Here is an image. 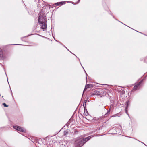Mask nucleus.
I'll return each instance as SVG.
<instances>
[{
  "label": "nucleus",
  "mask_w": 147,
  "mask_h": 147,
  "mask_svg": "<svg viewBox=\"0 0 147 147\" xmlns=\"http://www.w3.org/2000/svg\"><path fill=\"white\" fill-rule=\"evenodd\" d=\"M59 145V147H65V145L61 142L60 143Z\"/></svg>",
  "instance_id": "nucleus-10"
},
{
  "label": "nucleus",
  "mask_w": 147,
  "mask_h": 147,
  "mask_svg": "<svg viewBox=\"0 0 147 147\" xmlns=\"http://www.w3.org/2000/svg\"><path fill=\"white\" fill-rule=\"evenodd\" d=\"M146 59H147V57H146Z\"/></svg>",
  "instance_id": "nucleus-41"
},
{
  "label": "nucleus",
  "mask_w": 147,
  "mask_h": 147,
  "mask_svg": "<svg viewBox=\"0 0 147 147\" xmlns=\"http://www.w3.org/2000/svg\"><path fill=\"white\" fill-rule=\"evenodd\" d=\"M70 53H72V52H71V51H70Z\"/></svg>",
  "instance_id": "nucleus-27"
},
{
  "label": "nucleus",
  "mask_w": 147,
  "mask_h": 147,
  "mask_svg": "<svg viewBox=\"0 0 147 147\" xmlns=\"http://www.w3.org/2000/svg\"><path fill=\"white\" fill-rule=\"evenodd\" d=\"M68 133V132L67 130H65L63 132V135H66Z\"/></svg>",
  "instance_id": "nucleus-11"
},
{
  "label": "nucleus",
  "mask_w": 147,
  "mask_h": 147,
  "mask_svg": "<svg viewBox=\"0 0 147 147\" xmlns=\"http://www.w3.org/2000/svg\"><path fill=\"white\" fill-rule=\"evenodd\" d=\"M116 114H115L112 116H111L110 117L111 118V117H116Z\"/></svg>",
  "instance_id": "nucleus-17"
},
{
  "label": "nucleus",
  "mask_w": 147,
  "mask_h": 147,
  "mask_svg": "<svg viewBox=\"0 0 147 147\" xmlns=\"http://www.w3.org/2000/svg\"><path fill=\"white\" fill-rule=\"evenodd\" d=\"M65 2L63 1V2H59L58 3H55V5L56 6L59 5H62L63 4V3H64Z\"/></svg>",
  "instance_id": "nucleus-9"
},
{
  "label": "nucleus",
  "mask_w": 147,
  "mask_h": 147,
  "mask_svg": "<svg viewBox=\"0 0 147 147\" xmlns=\"http://www.w3.org/2000/svg\"><path fill=\"white\" fill-rule=\"evenodd\" d=\"M13 128L17 130L20 132H25V130L22 127H19L18 126H15L13 127Z\"/></svg>",
  "instance_id": "nucleus-3"
},
{
  "label": "nucleus",
  "mask_w": 147,
  "mask_h": 147,
  "mask_svg": "<svg viewBox=\"0 0 147 147\" xmlns=\"http://www.w3.org/2000/svg\"><path fill=\"white\" fill-rule=\"evenodd\" d=\"M68 50V51H69L68 49L65 47Z\"/></svg>",
  "instance_id": "nucleus-22"
},
{
  "label": "nucleus",
  "mask_w": 147,
  "mask_h": 147,
  "mask_svg": "<svg viewBox=\"0 0 147 147\" xmlns=\"http://www.w3.org/2000/svg\"><path fill=\"white\" fill-rule=\"evenodd\" d=\"M74 55H75V56H76V55H75V54H74Z\"/></svg>",
  "instance_id": "nucleus-38"
},
{
  "label": "nucleus",
  "mask_w": 147,
  "mask_h": 147,
  "mask_svg": "<svg viewBox=\"0 0 147 147\" xmlns=\"http://www.w3.org/2000/svg\"><path fill=\"white\" fill-rule=\"evenodd\" d=\"M92 85L90 84H88L87 85V88H90V87H92Z\"/></svg>",
  "instance_id": "nucleus-13"
},
{
  "label": "nucleus",
  "mask_w": 147,
  "mask_h": 147,
  "mask_svg": "<svg viewBox=\"0 0 147 147\" xmlns=\"http://www.w3.org/2000/svg\"><path fill=\"white\" fill-rule=\"evenodd\" d=\"M39 15L38 17V22L39 24H41V28L42 29H46L47 27L46 24V18L44 17V15L40 13L39 14Z\"/></svg>",
  "instance_id": "nucleus-2"
},
{
  "label": "nucleus",
  "mask_w": 147,
  "mask_h": 147,
  "mask_svg": "<svg viewBox=\"0 0 147 147\" xmlns=\"http://www.w3.org/2000/svg\"><path fill=\"white\" fill-rule=\"evenodd\" d=\"M121 115V114L120 113H117L116 114V116H118V117H120Z\"/></svg>",
  "instance_id": "nucleus-15"
},
{
  "label": "nucleus",
  "mask_w": 147,
  "mask_h": 147,
  "mask_svg": "<svg viewBox=\"0 0 147 147\" xmlns=\"http://www.w3.org/2000/svg\"><path fill=\"white\" fill-rule=\"evenodd\" d=\"M70 53H72V52H71V51H70Z\"/></svg>",
  "instance_id": "nucleus-29"
},
{
  "label": "nucleus",
  "mask_w": 147,
  "mask_h": 147,
  "mask_svg": "<svg viewBox=\"0 0 147 147\" xmlns=\"http://www.w3.org/2000/svg\"><path fill=\"white\" fill-rule=\"evenodd\" d=\"M3 142V143L4 144H5V142Z\"/></svg>",
  "instance_id": "nucleus-25"
},
{
  "label": "nucleus",
  "mask_w": 147,
  "mask_h": 147,
  "mask_svg": "<svg viewBox=\"0 0 147 147\" xmlns=\"http://www.w3.org/2000/svg\"><path fill=\"white\" fill-rule=\"evenodd\" d=\"M122 24H123V23H122Z\"/></svg>",
  "instance_id": "nucleus-33"
},
{
  "label": "nucleus",
  "mask_w": 147,
  "mask_h": 147,
  "mask_svg": "<svg viewBox=\"0 0 147 147\" xmlns=\"http://www.w3.org/2000/svg\"><path fill=\"white\" fill-rule=\"evenodd\" d=\"M101 94L100 92L98 90H96L94 91L93 93V95H100Z\"/></svg>",
  "instance_id": "nucleus-8"
},
{
  "label": "nucleus",
  "mask_w": 147,
  "mask_h": 147,
  "mask_svg": "<svg viewBox=\"0 0 147 147\" xmlns=\"http://www.w3.org/2000/svg\"><path fill=\"white\" fill-rule=\"evenodd\" d=\"M114 129L116 130V132H117V131L118 130V129L117 127H115Z\"/></svg>",
  "instance_id": "nucleus-18"
},
{
  "label": "nucleus",
  "mask_w": 147,
  "mask_h": 147,
  "mask_svg": "<svg viewBox=\"0 0 147 147\" xmlns=\"http://www.w3.org/2000/svg\"><path fill=\"white\" fill-rule=\"evenodd\" d=\"M74 55H75V56H76V55H75V54H74Z\"/></svg>",
  "instance_id": "nucleus-36"
},
{
  "label": "nucleus",
  "mask_w": 147,
  "mask_h": 147,
  "mask_svg": "<svg viewBox=\"0 0 147 147\" xmlns=\"http://www.w3.org/2000/svg\"><path fill=\"white\" fill-rule=\"evenodd\" d=\"M87 101V100H86L84 101V103L83 104V106L84 107V113H85V112L86 111V113H87V111L86 108V102Z\"/></svg>",
  "instance_id": "nucleus-7"
},
{
  "label": "nucleus",
  "mask_w": 147,
  "mask_h": 147,
  "mask_svg": "<svg viewBox=\"0 0 147 147\" xmlns=\"http://www.w3.org/2000/svg\"><path fill=\"white\" fill-rule=\"evenodd\" d=\"M111 107H110V108H109V111H111Z\"/></svg>",
  "instance_id": "nucleus-19"
},
{
  "label": "nucleus",
  "mask_w": 147,
  "mask_h": 147,
  "mask_svg": "<svg viewBox=\"0 0 147 147\" xmlns=\"http://www.w3.org/2000/svg\"><path fill=\"white\" fill-rule=\"evenodd\" d=\"M80 1V0H78V2H79Z\"/></svg>",
  "instance_id": "nucleus-23"
},
{
  "label": "nucleus",
  "mask_w": 147,
  "mask_h": 147,
  "mask_svg": "<svg viewBox=\"0 0 147 147\" xmlns=\"http://www.w3.org/2000/svg\"><path fill=\"white\" fill-rule=\"evenodd\" d=\"M70 53H72V52H71V51H70Z\"/></svg>",
  "instance_id": "nucleus-28"
},
{
  "label": "nucleus",
  "mask_w": 147,
  "mask_h": 147,
  "mask_svg": "<svg viewBox=\"0 0 147 147\" xmlns=\"http://www.w3.org/2000/svg\"><path fill=\"white\" fill-rule=\"evenodd\" d=\"M1 96V94H0V96Z\"/></svg>",
  "instance_id": "nucleus-39"
},
{
  "label": "nucleus",
  "mask_w": 147,
  "mask_h": 147,
  "mask_svg": "<svg viewBox=\"0 0 147 147\" xmlns=\"http://www.w3.org/2000/svg\"><path fill=\"white\" fill-rule=\"evenodd\" d=\"M122 24H123V23H122Z\"/></svg>",
  "instance_id": "nucleus-34"
},
{
  "label": "nucleus",
  "mask_w": 147,
  "mask_h": 147,
  "mask_svg": "<svg viewBox=\"0 0 147 147\" xmlns=\"http://www.w3.org/2000/svg\"><path fill=\"white\" fill-rule=\"evenodd\" d=\"M122 24H123V23H122Z\"/></svg>",
  "instance_id": "nucleus-35"
},
{
  "label": "nucleus",
  "mask_w": 147,
  "mask_h": 147,
  "mask_svg": "<svg viewBox=\"0 0 147 147\" xmlns=\"http://www.w3.org/2000/svg\"><path fill=\"white\" fill-rule=\"evenodd\" d=\"M21 38V40H23V38Z\"/></svg>",
  "instance_id": "nucleus-21"
},
{
  "label": "nucleus",
  "mask_w": 147,
  "mask_h": 147,
  "mask_svg": "<svg viewBox=\"0 0 147 147\" xmlns=\"http://www.w3.org/2000/svg\"><path fill=\"white\" fill-rule=\"evenodd\" d=\"M3 105L5 107H8V105H7L5 103H3Z\"/></svg>",
  "instance_id": "nucleus-16"
},
{
  "label": "nucleus",
  "mask_w": 147,
  "mask_h": 147,
  "mask_svg": "<svg viewBox=\"0 0 147 147\" xmlns=\"http://www.w3.org/2000/svg\"><path fill=\"white\" fill-rule=\"evenodd\" d=\"M123 91L124 92V91H123V90H122V92H123Z\"/></svg>",
  "instance_id": "nucleus-26"
},
{
  "label": "nucleus",
  "mask_w": 147,
  "mask_h": 147,
  "mask_svg": "<svg viewBox=\"0 0 147 147\" xmlns=\"http://www.w3.org/2000/svg\"><path fill=\"white\" fill-rule=\"evenodd\" d=\"M142 81H143V80H142L140 82L137 84L135 85L133 88V90H136V89H137V88H138L139 86L142 83Z\"/></svg>",
  "instance_id": "nucleus-4"
},
{
  "label": "nucleus",
  "mask_w": 147,
  "mask_h": 147,
  "mask_svg": "<svg viewBox=\"0 0 147 147\" xmlns=\"http://www.w3.org/2000/svg\"><path fill=\"white\" fill-rule=\"evenodd\" d=\"M110 111L108 110V111H107V112L105 115V116H106L107 115H108L110 113Z\"/></svg>",
  "instance_id": "nucleus-14"
},
{
  "label": "nucleus",
  "mask_w": 147,
  "mask_h": 147,
  "mask_svg": "<svg viewBox=\"0 0 147 147\" xmlns=\"http://www.w3.org/2000/svg\"><path fill=\"white\" fill-rule=\"evenodd\" d=\"M91 138L90 136L84 138L81 137H77L75 139L74 145L75 147H81Z\"/></svg>",
  "instance_id": "nucleus-1"
},
{
  "label": "nucleus",
  "mask_w": 147,
  "mask_h": 147,
  "mask_svg": "<svg viewBox=\"0 0 147 147\" xmlns=\"http://www.w3.org/2000/svg\"><path fill=\"white\" fill-rule=\"evenodd\" d=\"M86 72V76H88L87 74V73H86V72Z\"/></svg>",
  "instance_id": "nucleus-24"
},
{
  "label": "nucleus",
  "mask_w": 147,
  "mask_h": 147,
  "mask_svg": "<svg viewBox=\"0 0 147 147\" xmlns=\"http://www.w3.org/2000/svg\"><path fill=\"white\" fill-rule=\"evenodd\" d=\"M86 86L85 87V89L84 90V91L85 90H86Z\"/></svg>",
  "instance_id": "nucleus-20"
},
{
  "label": "nucleus",
  "mask_w": 147,
  "mask_h": 147,
  "mask_svg": "<svg viewBox=\"0 0 147 147\" xmlns=\"http://www.w3.org/2000/svg\"><path fill=\"white\" fill-rule=\"evenodd\" d=\"M126 106L125 107V113H127V114L129 116V115L128 113V111H127V109L128 107V104H129V102L128 101H127L126 102Z\"/></svg>",
  "instance_id": "nucleus-6"
},
{
  "label": "nucleus",
  "mask_w": 147,
  "mask_h": 147,
  "mask_svg": "<svg viewBox=\"0 0 147 147\" xmlns=\"http://www.w3.org/2000/svg\"><path fill=\"white\" fill-rule=\"evenodd\" d=\"M56 40V41H57V40Z\"/></svg>",
  "instance_id": "nucleus-31"
},
{
  "label": "nucleus",
  "mask_w": 147,
  "mask_h": 147,
  "mask_svg": "<svg viewBox=\"0 0 147 147\" xmlns=\"http://www.w3.org/2000/svg\"><path fill=\"white\" fill-rule=\"evenodd\" d=\"M2 52L0 51V59H2Z\"/></svg>",
  "instance_id": "nucleus-12"
},
{
  "label": "nucleus",
  "mask_w": 147,
  "mask_h": 147,
  "mask_svg": "<svg viewBox=\"0 0 147 147\" xmlns=\"http://www.w3.org/2000/svg\"><path fill=\"white\" fill-rule=\"evenodd\" d=\"M70 53H72V52H71V51H70Z\"/></svg>",
  "instance_id": "nucleus-30"
},
{
  "label": "nucleus",
  "mask_w": 147,
  "mask_h": 147,
  "mask_svg": "<svg viewBox=\"0 0 147 147\" xmlns=\"http://www.w3.org/2000/svg\"><path fill=\"white\" fill-rule=\"evenodd\" d=\"M20 45H21V44H20Z\"/></svg>",
  "instance_id": "nucleus-40"
},
{
  "label": "nucleus",
  "mask_w": 147,
  "mask_h": 147,
  "mask_svg": "<svg viewBox=\"0 0 147 147\" xmlns=\"http://www.w3.org/2000/svg\"><path fill=\"white\" fill-rule=\"evenodd\" d=\"M113 18H114V17L113 16Z\"/></svg>",
  "instance_id": "nucleus-32"
},
{
  "label": "nucleus",
  "mask_w": 147,
  "mask_h": 147,
  "mask_svg": "<svg viewBox=\"0 0 147 147\" xmlns=\"http://www.w3.org/2000/svg\"><path fill=\"white\" fill-rule=\"evenodd\" d=\"M142 81H143V80H142L140 82L137 84L135 85L133 88V90H136V89H137V88H138L139 86L142 83Z\"/></svg>",
  "instance_id": "nucleus-5"
},
{
  "label": "nucleus",
  "mask_w": 147,
  "mask_h": 147,
  "mask_svg": "<svg viewBox=\"0 0 147 147\" xmlns=\"http://www.w3.org/2000/svg\"><path fill=\"white\" fill-rule=\"evenodd\" d=\"M74 55H75V56H76V55H75V54H74Z\"/></svg>",
  "instance_id": "nucleus-37"
}]
</instances>
